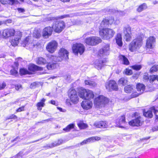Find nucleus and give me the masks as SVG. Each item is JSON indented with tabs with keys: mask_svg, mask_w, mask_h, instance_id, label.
<instances>
[{
	"mask_svg": "<svg viewBox=\"0 0 158 158\" xmlns=\"http://www.w3.org/2000/svg\"><path fill=\"white\" fill-rule=\"evenodd\" d=\"M116 43L120 47H121L123 45L122 41V37L121 34L118 33L117 34L115 38Z\"/></svg>",
	"mask_w": 158,
	"mask_h": 158,
	"instance_id": "obj_29",
	"label": "nucleus"
},
{
	"mask_svg": "<svg viewBox=\"0 0 158 158\" xmlns=\"http://www.w3.org/2000/svg\"><path fill=\"white\" fill-rule=\"evenodd\" d=\"M17 10L19 13L23 12L25 11V10L23 8H18Z\"/></svg>",
	"mask_w": 158,
	"mask_h": 158,
	"instance_id": "obj_58",
	"label": "nucleus"
},
{
	"mask_svg": "<svg viewBox=\"0 0 158 158\" xmlns=\"http://www.w3.org/2000/svg\"><path fill=\"white\" fill-rule=\"evenodd\" d=\"M123 31L124 34V39L127 42L130 41L132 39L131 27L129 25L126 26L123 28Z\"/></svg>",
	"mask_w": 158,
	"mask_h": 158,
	"instance_id": "obj_6",
	"label": "nucleus"
},
{
	"mask_svg": "<svg viewBox=\"0 0 158 158\" xmlns=\"http://www.w3.org/2000/svg\"><path fill=\"white\" fill-rule=\"evenodd\" d=\"M28 69L29 70L34 72L37 70H42V68L35 64H31L29 66Z\"/></svg>",
	"mask_w": 158,
	"mask_h": 158,
	"instance_id": "obj_30",
	"label": "nucleus"
},
{
	"mask_svg": "<svg viewBox=\"0 0 158 158\" xmlns=\"http://www.w3.org/2000/svg\"><path fill=\"white\" fill-rule=\"evenodd\" d=\"M63 142V140L62 139L59 140L57 142H55L54 143L49 145V146L50 148H52L54 147L58 146L61 144Z\"/></svg>",
	"mask_w": 158,
	"mask_h": 158,
	"instance_id": "obj_37",
	"label": "nucleus"
},
{
	"mask_svg": "<svg viewBox=\"0 0 158 158\" xmlns=\"http://www.w3.org/2000/svg\"><path fill=\"white\" fill-rule=\"evenodd\" d=\"M155 39L153 36H150L146 40V47L147 48L153 49L155 46Z\"/></svg>",
	"mask_w": 158,
	"mask_h": 158,
	"instance_id": "obj_18",
	"label": "nucleus"
},
{
	"mask_svg": "<svg viewBox=\"0 0 158 158\" xmlns=\"http://www.w3.org/2000/svg\"><path fill=\"white\" fill-rule=\"evenodd\" d=\"M157 65L152 66L150 69V72L151 73H154L157 71Z\"/></svg>",
	"mask_w": 158,
	"mask_h": 158,
	"instance_id": "obj_51",
	"label": "nucleus"
},
{
	"mask_svg": "<svg viewBox=\"0 0 158 158\" xmlns=\"http://www.w3.org/2000/svg\"><path fill=\"white\" fill-rule=\"evenodd\" d=\"M119 57L120 60L122 62L123 64L127 65L129 64V62L128 59L124 56L119 55Z\"/></svg>",
	"mask_w": 158,
	"mask_h": 158,
	"instance_id": "obj_32",
	"label": "nucleus"
},
{
	"mask_svg": "<svg viewBox=\"0 0 158 158\" xmlns=\"http://www.w3.org/2000/svg\"><path fill=\"white\" fill-rule=\"evenodd\" d=\"M157 80L158 81V76L157 75L150 76L149 81L151 83H152L154 81Z\"/></svg>",
	"mask_w": 158,
	"mask_h": 158,
	"instance_id": "obj_46",
	"label": "nucleus"
},
{
	"mask_svg": "<svg viewBox=\"0 0 158 158\" xmlns=\"http://www.w3.org/2000/svg\"><path fill=\"white\" fill-rule=\"evenodd\" d=\"M3 38V32H1L0 31V38Z\"/></svg>",
	"mask_w": 158,
	"mask_h": 158,
	"instance_id": "obj_64",
	"label": "nucleus"
},
{
	"mask_svg": "<svg viewBox=\"0 0 158 158\" xmlns=\"http://www.w3.org/2000/svg\"><path fill=\"white\" fill-rule=\"evenodd\" d=\"M85 85H88L92 87H94L96 86V84L94 81L89 80H85Z\"/></svg>",
	"mask_w": 158,
	"mask_h": 158,
	"instance_id": "obj_38",
	"label": "nucleus"
},
{
	"mask_svg": "<svg viewBox=\"0 0 158 158\" xmlns=\"http://www.w3.org/2000/svg\"><path fill=\"white\" fill-rule=\"evenodd\" d=\"M70 75L69 74H67L64 77V78L67 81H69L70 79Z\"/></svg>",
	"mask_w": 158,
	"mask_h": 158,
	"instance_id": "obj_53",
	"label": "nucleus"
},
{
	"mask_svg": "<svg viewBox=\"0 0 158 158\" xmlns=\"http://www.w3.org/2000/svg\"><path fill=\"white\" fill-rule=\"evenodd\" d=\"M125 73L128 75H130L132 74V71L129 69H126L124 71Z\"/></svg>",
	"mask_w": 158,
	"mask_h": 158,
	"instance_id": "obj_48",
	"label": "nucleus"
},
{
	"mask_svg": "<svg viewBox=\"0 0 158 158\" xmlns=\"http://www.w3.org/2000/svg\"><path fill=\"white\" fill-rule=\"evenodd\" d=\"M114 18L111 17L106 18L103 19L101 23L102 27H105L109 24H111L114 22Z\"/></svg>",
	"mask_w": 158,
	"mask_h": 158,
	"instance_id": "obj_23",
	"label": "nucleus"
},
{
	"mask_svg": "<svg viewBox=\"0 0 158 158\" xmlns=\"http://www.w3.org/2000/svg\"><path fill=\"white\" fill-rule=\"evenodd\" d=\"M16 158H22V156L20 155L19 154H18L17 155Z\"/></svg>",
	"mask_w": 158,
	"mask_h": 158,
	"instance_id": "obj_63",
	"label": "nucleus"
},
{
	"mask_svg": "<svg viewBox=\"0 0 158 158\" xmlns=\"http://www.w3.org/2000/svg\"><path fill=\"white\" fill-rule=\"evenodd\" d=\"M131 67L133 69L138 71L141 69L142 68V66L139 64H135L131 66Z\"/></svg>",
	"mask_w": 158,
	"mask_h": 158,
	"instance_id": "obj_47",
	"label": "nucleus"
},
{
	"mask_svg": "<svg viewBox=\"0 0 158 158\" xmlns=\"http://www.w3.org/2000/svg\"><path fill=\"white\" fill-rule=\"evenodd\" d=\"M6 86V84L4 82H3L2 84H0V90L4 89Z\"/></svg>",
	"mask_w": 158,
	"mask_h": 158,
	"instance_id": "obj_52",
	"label": "nucleus"
},
{
	"mask_svg": "<svg viewBox=\"0 0 158 158\" xmlns=\"http://www.w3.org/2000/svg\"><path fill=\"white\" fill-rule=\"evenodd\" d=\"M143 123L142 118L139 116L129 122V124L130 125L133 126L138 127L142 125Z\"/></svg>",
	"mask_w": 158,
	"mask_h": 158,
	"instance_id": "obj_16",
	"label": "nucleus"
},
{
	"mask_svg": "<svg viewBox=\"0 0 158 158\" xmlns=\"http://www.w3.org/2000/svg\"><path fill=\"white\" fill-rule=\"evenodd\" d=\"M17 118V117L16 115L12 114L8 118V119L14 118V119H16Z\"/></svg>",
	"mask_w": 158,
	"mask_h": 158,
	"instance_id": "obj_57",
	"label": "nucleus"
},
{
	"mask_svg": "<svg viewBox=\"0 0 158 158\" xmlns=\"http://www.w3.org/2000/svg\"><path fill=\"white\" fill-rule=\"evenodd\" d=\"M47 65V68L48 69H52L56 68L57 64L56 63H48Z\"/></svg>",
	"mask_w": 158,
	"mask_h": 158,
	"instance_id": "obj_42",
	"label": "nucleus"
},
{
	"mask_svg": "<svg viewBox=\"0 0 158 158\" xmlns=\"http://www.w3.org/2000/svg\"><path fill=\"white\" fill-rule=\"evenodd\" d=\"M147 8L146 4L144 3L139 6L137 9V10L139 12H140L143 10Z\"/></svg>",
	"mask_w": 158,
	"mask_h": 158,
	"instance_id": "obj_40",
	"label": "nucleus"
},
{
	"mask_svg": "<svg viewBox=\"0 0 158 158\" xmlns=\"http://www.w3.org/2000/svg\"><path fill=\"white\" fill-rule=\"evenodd\" d=\"M150 77L148 76V73H145L144 74L143 76V79L145 81H147L149 80Z\"/></svg>",
	"mask_w": 158,
	"mask_h": 158,
	"instance_id": "obj_50",
	"label": "nucleus"
},
{
	"mask_svg": "<svg viewBox=\"0 0 158 158\" xmlns=\"http://www.w3.org/2000/svg\"><path fill=\"white\" fill-rule=\"evenodd\" d=\"M20 73L21 74L25 75L28 73V71L25 69H22L20 70Z\"/></svg>",
	"mask_w": 158,
	"mask_h": 158,
	"instance_id": "obj_49",
	"label": "nucleus"
},
{
	"mask_svg": "<svg viewBox=\"0 0 158 158\" xmlns=\"http://www.w3.org/2000/svg\"><path fill=\"white\" fill-rule=\"evenodd\" d=\"M152 112H153L155 115L156 119L158 120V110L155 109L154 106L152 107L149 110L144 112L143 115L146 117L151 118L153 116Z\"/></svg>",
	"mask_w": 158,
	"mask_h": 158,
	"instance_id": "obj_13",
	"label": "nucleus"
},
{
	"mask_svg": "<svg viewBox=\"0 0 158 158\" xmlns=\"http://www.w3.org/2000/svg\"><path fill=\"white\" fill-rule=\"evenodd\" d=\"M93 101L86 100L83 101L81 103V105L84 109L88 110L91 109L93 106Z\"/></svg>",
	"mask_w": 158,
	"mask_h": 158,
	"instance_id": "obj_20",
	"label": "nucleus"
},
{
	"mask_svg": "<svg viewBox=\"0 0 158 158\" xmlns=\"http://www.w3.org/2000/svg\"><path fill=\"white\" fill-rule=\"evenodd\" d=\"M125 122V117L124 115L122 116L116 120V126L120 128L123 127Z\"/></svg>",
	"mask_w": 158,
	"mask_h": 158,
	"instance_id": "obj_21",
	"label": "nucleus"
},
{
	"mask_svg": "<svg viewBox=\"0 0 158 158\" xmlns=\"http://www.w3.org/2000/svg\"><path fill=\"white\" fill-rule=\"evenodd\" d=\"M127 82V78H121L118 81V83L119 84L124 85L126 84Z\"/></svg>",
	"mask_w": 158,
	"mask_h": 158,
	"instance_id": "obj_41",
	"label": "nucleus"
},
{
	"mask_svg": "<svg viewBox=\"0 0 158 158\" xmlns=\"http://www.w3.org/2000/svg\"><path fill=\"white\" fill-rule=\"evenodd\" d=\"M78 127L81 129H84L87 127L88 125L82 122H80L78 124Z\"/></svg>",
	"mask_w": 158,
	"mask_h": 158,
	"instance_id": "obj_43",
	"label": "nucleus"
},
{
	"mask_svg": "<svg viewBox=\"0 0 158 158\" xmlns=\"http://www.w3.org/2000/svg\"><path fill=\"white\" fill-rule=\"evenodd\" d=\"M15 89L17 90H19L21 89L22 88V86L20 85H17L15 86Z\"/></svg>",
	"mask_w": 158,
	"mask_h": 158,
	"instance_id": "obj_56",
	"label": "nucleus"
},
{
	"mask_svg": "<svg viewBox=\"0 0 158 158\" xmlns=\"http://www.w3.org/2000/svg\"><path fill=\"white\" fill-rule=\"evenodd\" d=\"M119 13V14L121 15H123L125 14V13L123 11H120Z\"/></svg>",
	"mask_w": 158,
	"mask_h": 158,
	"instance_id": "obj_61",
	"label": "nucleus"
},
{
	"mask_svg": "<svg viewBox=\"0 0 158 158\" xmlns=\"http://www.w3.org/2000/svg\"><path fill=\"white\" fill-rule=\"evenodd\" d=\"M136 89L139 93L137 92H134L132 94H131V97L132 98L136 97L139 96L140 94H142L144 92L145 89V86L143 84H138L136 85Z\"/></svg>",
	"mask_w": 158,
	"mask_h": 158,
	"instance_id": "obj_14",
	"label": "nucleus"
},
{
	"mask_svg": "<svg viewBox=\"0 0 158 158\" xmlns=\"http://www.w3.org/2000/svg\"><path fill=\"white\" fill-rule=\"evenodd\" d=\"M2 32L3 38L5 39L13 36L15 33V30L13 29H6Z\"/></svg>",
	"mask_w": 158,
	"mask_h": 158,
	"instance_id": "obj_17",
	"label": "nucleus"
},
{
	"mask_svg": "<svg viewBox=\"0 0 158 158\" xmlns=\"http://www.w3.org/2000/svg\"><path fill=\"white\" fill-rule=\"evenodd\" d=\"M52 29L50 27H45L42 32V36L44 38H47L52 34Z\"/></svg>",
	"mask_w": 158,
	"mask_h": 158,
	"instance_id": "obj_22",
	"label": "nucleus"
},
{
	"mask_svg": "<svg viewBox=\"0 0 158 158\" xmlns=\"http://www.w3.org/2000/svg\"><path fill=\"white\" fill-rule=\"evenodd\" d=\"M74 124H71L67 126L65 128H64L63 130L66 132L69 131L71 129L74 128Z\"/></svg>",
	"mask_w": 158,
	"mask_h": 158,
	"instance_id": "obj_44",
	"label": "nucleus"
},
{
	"mask_svg": "<svg viewBox=\"0 0 158 158\" xmlns=\"http://www.w3.org/2000/svg\"><path fill=\"white\" fill-rule=\"evenodd\" d=\"M135 87L130 85H127L125 87L124 90L127 93H131L133 91Z\"/></svg>",
	"mask_w": 158,
	"mask_h": 158,
	"instance_id": "obj_31",
	"label": "nucleus"
},
{
	"mask_svg": "<svg viewBox=\"0 0 158 158\" xmlns=\"http://www.w3.org/2000/svg\"><path fill=\"white\" fill-rule=\"evenodd\" d=\"M152 130L153 131H158L157 128L156 127V126L153 127L152 128Z\"/></svg>",
	"mask_w": 158,
	"mask_h": 158,
	"instance_id": "obj_60",
	"label": "nucleus"
},
{
	"mask_svg": "<svg viewBox=\"0 0 158 158\" xmlns=\"http://www.w3.org/2000/svg\"><path fill=\"white\" fill-rule=\"evenodd\" d=\"M14 64L15 68H14L10 70V73L12 75H15L18 73V64L17 62H15Z\"/></svg>",
	"mask_w": 158,
	"mask_h": 158,
	"instance_id": "obj_36",
	"label": "nucleus"
},
{
	"mask_svg": "<svg viewBox=\"0 0 158 158\" xmlns=\"http://www.w3.org/2000/svg\"><path fill=\"white\" fill-rule=\"evenodd\" d=\"M33 36L36 38H39L41 36V31L39 30H35L33 33Z\"/></svg>",
	"mask_w": 158,
	"mask_h": 158,
	"instance_id": "obj_39",
	"label": "nucleus"
},
{
	"mask_svg": "<svg viewBox=\"0 0 158 158\" xmlns=\"http://www.w3.org/2000/svg\"><path fill=\"white\" fill-rule=\"evenodd\" d=\"M57 46V42L55 40H53L47 44L46 49L49 52L53 53L56 49Z\"/></svg>",
	"mask_w": 158,
	"mask_h": 158,
	"instance_id": "obj_11",
	"label": "nucleus"
},
{
	"mask_svg": "<svg viewBox=\"0 0 158 158\" xmlns=\"http://www.w3.org/2000/svg\"><path fill=\"white\" fill-rule=\"evenodd\" d=\"M22 35V33L20 31L16 32L15 38L12 40L11 42V44L13 46L15 47L18 45L21 39Z\"/></svg>",
	"mask_w": 158,
	"mask_h": 158,
	"instance_id": "obj_19",
	"label": "nucleus"
},
{
	"mask_svg": "<svg viewBox=\"0 0 158 158\" xmlns=\"http://www.w3.org/2000/svg\"><path fill=\"white\" fill-rule=\"evenodd\" d=\"M45 101V99L43 98L40 102L37 103L36 106L38 110H42V107L44 106Z\"/></svg>",
	"mask_w": 158,
	"mask_h": 158,
	"instance_id": "obj_35",
	"label": "nucleus"
},
{
	"mask_svg": "<svg viewBox=\"0 0 158 158\" xmlns=\"http://www.w3.org/2000/svg\"><path fill=\"white\" fill-rule=\"evenodd\" d=\"M69 96L71 101L73 103H77L79 101V98L75 90L72 89L69 90Z\"/></svg>",
	"mask_w": 158,
	"mask_h": 158,
	"instance_id": "obj_12",
	"label": "nucleus"
},
{
	"mask_svg": "<svg viewBox=\"0 0 158 158\" xmlns=\"http://www.w3.org/2000/svg\"><path fill=\"white\" fill-rule=\"evenodd\" d=\"M115 33L112 29L105 28L102 29L99 31V34L102 39L109 40L112 38Z\"/></svg>",
	"mask_w": 158,
	"mask_h": 158,
	"instance_id": "obj_3",
	"label": "nucleus"
},
{
	"mask_svg": "<svg viewBox=\"0 0 158 158\" xmlns=\"http://www.w3.org/2000/svg\"><path fill=\"white\" fill-rule=\"evenodd\" d=\"M74 124H71L67 126L65 128H64L63 130L66 132L69 131L71 129L74 128Z\"/></svg>",
	"mask_w": 158,
	"mask_h": 158,
	"instance_id": "obj_45",
	"label": "nucleus"
},
{
	"mask_svg": "<svg viewBox=\"0 0 158 158\" xmlns=\"http://www.w3.org/2000/svg\"><path fill=\"white\" fill-rule=\"evenodd\" d=\"M101 139L100 137L98 136L93 137L89 138L86 140H85L80 143L81 145H83L86 143H90L93 142L95 141H98Z\"/></svg>",
	"mask_w": 158,
	"mask_h": 158,
	"instance_id": "obj_25",
	"label": "nucleus"
},
{
	"mask_svg": "<svg viewBox=\"0 0 158 158\" xmlns=\"http://www.w3.org/2000/svg\"><path fill=\"white\" fill-rule=\"evenodd\" d=\"M24 106H22L20 107H19L18 109L16 111V112H20L22 111H23L24 110Z\"/></svg>",
	"mask_w": 158,
	"mask_h": 158,
	"instance_id": "obj_55",
	"label": "nucleus"
},
{
	"mask_svg": "<svg viewBox=\"0 0 158 158\" xmlns=\"http://www.w3.org/2000/svg\"><path fill=\"white\" fill-rule=\"evenodd\" d=\"M72 50L75 55H77L78 53L81 55L84 52L85 48L84 45L81 44H76L73 45Z\"/></svg>",
	"mask_w": 158,
	"mask_h": 158,
	"instance_id": "obj_8",
	"label": "nucleus"
},
{
	"mask_svg": "<svg viewBox=\"0 0 158 158\" xmlns=\"http://www.w3.org/2000/svg\"><path fill=\"white\" fill-rule=\"evenodd\" d=\"M69 52L64 48H60L58 52V56L48 55L47 56L48 59L51 61L55 62L61 61L63 60H67L68 59Z\"/></svg>",
	"mask_w": 158,
	"mask_h": 158,
	"instance_id": "obj_1",
	"label": "nucleus"
},
{
	"mask_svg": "<svg viewBox=\"0 0 158 158\" xmlns=\"http://www.w3.org/2000/svg\"><path fill=\"white\" fill-rule=\"evenodd\" d=\"M36 63L38 64H43L47 63L46 60L42 57H38L36 59Z\"/></svg>",
	"mask_w": 158,
	"mask_h": 158,
	"instance_id": "obj_33",
	"label": "nucleus"
},
{
	"mask_svg": "<svg viewBox=\"0 0 158 158\" xmlns=\"http://www.w3.org/2000/svg\"><path fill=\"white\" fill-rule=\"evenodd\" d=\"M66 103L68 105H71V103L70 102L69 100H68V99L67 100Z\"/></svg>",
	"mask_w": 158,
	"mask_h": 158,
	"instance_id": "obj_62",
	"label": "nucleus"
},
{
	"mask_svg": "<svg viewBox=\"0 0 158 158\" xmlns=\"http://www.w3.org/2000/svg\"><path fill=\"white\" fill-rule=\"evenodd\" d=\"M94 125L98 128H106L107 127V123L105 121H100L95 122Z\"/></svg>",
	"mask_w": 158,
	"mask_h": 158,
	"instance_id": "obj_27",
	"label": "nucleus"
},
{
	"mask_svg": "<svg viewBox=\"0 0 158 158\" xmlns=\"http://www.w3.org/2000/svg\"><path fill=\"white\" fill-rule=\"evenodd\" d=\"M0 2L3 5L11 6L17 5L19 3L18 0H0Z\"/></svg>",
	"mask_w": 158,
	"mask_h": 158,
	"instance_id": "obj_24",
	"label": "nucleus"
},
{
	"mask_svg": "<svg viewBox=\"0 0 158 158\" xmlns=\"http://www.w3.org/2000/svg\"><path fill=\"white\" fill-rule=\"evenodd\" d=\"M110 53V45L108 44H105L100 50L98 56L100 57H104L108 55Z\"/></svg>",
	"mask_w": 158,
	"mask_h": 158,
	"instance_id": "obj_10",
	"label": "nucleus"
},
{
	"mask_svg": "<svg viewBox=\"0 0 158 158\" xmlns=\"http://www.w3.org/2000/svg\"><path fill=\"white\" fill-rule=\"evenodd\" d=\"M79 96L83 99L91 100L93 99L94 95L92 91L83 89L79 91Z\"/></svg>",
	"mask_w": 158,
	"mask_h": 158,
	"instance_id": "obj_5",
	"label": "nucleus"
},
{
	"mask_svg": "<svg viewBox=\"0 0 158 158\" xmlns=\"http://www.w3.org/2000/svg\"><path fill=\"white\" fill-rule=\"evenodd\" d=\"M143 35L138 36L130 43L129 46V50L131 52H135L138 50L142 46Z\"/></svg>",
	"mask_w": 158,
	"mask_h": 158,
	"instance_id": "obj_2",
	"label": "nucleus"
},
{
	"mask_svg": "<svg viewBox=\"0 0 158 158\" xmlns=\"http://www.w3.org/2000/svg\"><path fill=\"white\" fill-rule=\"evenodd\" d=\"M37 85V83L36 82H34L31 84L30 87L31 88L33 89Z\"/></svg>",
	"mask_w": 158,
	"mask_h": 158,
	"instance_id": "obj_54",
	"label": "nucleus"
},
{
	"mask_svg": "<svg viewBox=\"0 0 158 158\" xmlns=\"http://www.w3.org/2000/svg\"><path fill=\"white\" fill-rule=\"evenodd\" d=\"M106 61L103 60L102 59L100 60H97L95 61L94 63V66L98 70L101 69L106 63Z\"/></svg>",
	"mask_w": 158,
	"mask_h": 158,
	"instance_id": "obj_26",
	"label": "nucleus"
},
{
	"mask_svg": "<svg viewBox=\"0 0 158 158\" xmlns=\"http://www.w3.org/2000/svg\"><path fill=\"white\" fill-rule=\"evenodd\" d=\"M29 41V37H27L23 42V46L24 47L25 46H29V47L31 48H32L33 46H35V44L34 42L30 43Z\"/></svg>",
	"mask_w": 158,
	"mask_h": 158,
	"instance_id": "obj_28",
	"label": "nucleus"
},
{
	"mask_svg": "<svg viewBox=\"0 0 158 158\" xmlns=\"http://www.w3.org/2000/svg\"><path fill=\"white\" fill-rule=\"evenodd\" d=\"M105 87L108 90H117L118 87L116 82L114 81H110L106 82Z\"/></svg>",
	"mask_w": 158,
	"mask_h": 158,
	"instance_id": "obj_15",
	"label": "nucleus"
},
{
	"mask_svg": "<svg viewBox=\"0 0 158 158\" xmlns=\"http://www.w3.org/2000/svg\"><path fill=\"white\" fill-rule=\"evenodd\" d=\"M108 102V99L103 95H100L96 98L94 101L95 106L98 108L104 106Z\"/></svg>",
	"mask_w": 158,
	"mask_h": 158,
	"instance_id": "obj_4",
	"label": "nucleus"
},
{
	"mask_svg": "<svg viewBox=\"0 0 158 158\" xmlns=\"http://www.w3.org/2000/svg\"><path fill=\"white\" fill-rule=\"evenodd\" d=\"M69 15H61L60 16L56 17H48L47 18V20L48 21L50 20H53L55 19H62L64 18H67L69 17Z\"/></svg>",
	"mask_w": 158,
	"mask_h": 158,
	"instance_id": "obj_34",
	"label": "nucleus"
},
{
	"mask_svg": "<svg viewBox=\"0 0 158 158\" xmlns=\"http://www.w3.org/2000/svg\"><path fill=\"white\" fill-rule=\"evenodd\" d=\"M50 103L53 104V105H55L56 106L57 104L56 103V102L55 101H54V100H51V101H50Z\"/></svg>",
	"mask_w": 158,
	"mask_h": 158,
	"instance_id": "obj_59",
	"label": "nucleus"
},
{
	"mask_svg": "<svg viewBox=\"0 0 158 158\" xmlns=\"http://www.w3.org/2000/svg\"><path fill=\"white\" fill-rule=\"evenodd\" d=\"M65 27V24L64 22L60 21L56 22L53 24L52 28L54 31L57 33L61 32Z\"/></svg>",
	"mask_w": 158,
	"mask_h": 158,
	"instance_id": "obj_9",
	"label": "nucleus"
},
{
	"mask_svg": "<svg viewBox=\"0 0 158 158\" xmlns=\"http://www.w3.org/2000/svg\"><path fill=\"white\" fill-rule=\"evenodd\" d=\"M85 41L87 44L93 46L100 43L101 41V40L99 37L92 36L86 38Z\"/></svg>",
	"mask_w": 158,
	"mask_h": 158,
	"instance_id": "obj_7",
	"label": "nucleus"
}]
</instances>
